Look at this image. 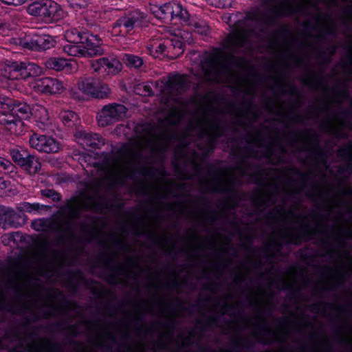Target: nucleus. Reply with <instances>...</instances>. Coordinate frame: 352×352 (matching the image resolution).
Segmentation results:
<instances>
[{"mask_svg":"<svg viewBox=\"0 0 352 352\" xmlns=\"http://www.w3.org/2000/svg\"><path fill=\"white\" fill-rule=\"evenodd\" d=\"M31 114L32 108L25 102L6 99L1 103L0 124L11 134L19 135L24 131L21 120L29 118Z\"/></svg>","mask_w":352,"mask_h":352,"instance_id":"1","label":"nucleus"},{"mask_svg":"<svg viewBox=\"0 0 352 352\" xmlns=\"http://www.w3.org/2000/svg\"><path fill=\"white\" fill-rule=\"evenodd\" d=\"M42 68L34 63L6 60L0 63V85L4 87L7 80L24 79L29 76H39Z\"/></svg>","mask_w":352,"mask_h":352,"instance_id":"2","label":"nucleus"},{"mask_svg":"<svg viewBox=\"0 0 352 352\" xmlns=\"http://www.w3.org/2000/svg\"><path fill=\"white\" fill-rule=\"evenodd\" d=\"M243 20H238L233 24L232 30L223 41V48L229 51H235L243 46L254 33V30L245 28Z\"/></svg>","mask_w":352,"mask_h":352,"instance_id":"3","label":"nucleus"},{"mask_svg":"<svg viewBox=\"0 0 352 352\" xmlns=\"http://www.w3.org/2000/svg\"><path fill=\"white\" fill-rule=\"evenodd\" d=\"M155 19L172 23H176L173 22L176 20L181 23L182 20L187 19V10L176 2H168L162 6L155 4Z\"/></svg>","mask_w":352,"mask_h":352,"instance_id":"4","label":"nucleus"},{"mask_svg":"<svg viewBox=\"0 0 352 352\" xmlns=\"http://www.w3.org/2000/svg\"><path fill=\"white\" fill-rule=\"evenodd\" d=\"M91 68L94 73L106 78L118 74L122 69V65L115 56H109L92 60Z\"/></svg>","mask_w":352,"mask_h":352,"instance_id":"5","label":"nucleus"},{"mask_svg":"<svg viewBox=\"0 0 352 352\" xmlns=\"http://www.w3.org/2000/svg\"><path fill=\"white\" fill-rule=\"evenodd\" d=\"M78 87L85 95L95 98H106L111 94V89L107 84L93 78L81 79Z\"/></svg>","mask_w":352,"mask_h":352,"instance_id":"6","label":"nucleus"},{"mask_svg":"<svg viewBox=\"0 0 352 352\" xmlns=\"http://www.w3.org/2000/svg\"><path fill=\"white\" fill-rule=\"evenodd\" d=\"M126 108L120 104H111L104 106L97 115L98 123L105 126L126 116Z\"/></svg>","mask_w":352,"mask_h":352,"instance_id":"7","label":"nucleus"},{"mask_svg":"<svg viewBox=\"0 0 352 352\" xmlns=\"http://www.w3.org/2000/svg\"><path fill=\"white\" fill-rule=\"evenodd\" d=\"M32 87L36 91L54 96L62 94L66 90V86L63 81L50 77L34 80Z\"/></svg>","mask_w":352,"mask_h":352,"instance_id":"8","label":"nucleus"},{"mask_svg":"<svg viewBox=\"0 0 352 352\" xmlns=\"http://www.w3.org/2000/svg\"><path fill=\"white\" fill-rule=\"evenodd\" d=\"M29 144L38 151L47 153H57L60 148V143L54 138L36 133L30 137Z\"/></svg>","mask_w":352,"mask_h":352,"instance_id":"9","label":"nucleus"},{"mask_svg":"<svg viewBox=\"0 0 352 352\" xmlns=\"http://www.w3.org/2000/svg\"><path fill=\"white\" fill-rule=\"evenodd\" d=\"M305 135L309 136V140L313 144V148L310 151L309 157L318 160L322 163L326 162L327 160V153L324 149L320 145V138L318 135L314 133L312 134L309 133V131L305 130L302 132H299L296 131H292L289 133V137L291 138L292 142H294L296 136L299 135Z\"/></svg>","mask_w":352,"mask_h":352,"instance_id":"10","label":"nucleus"},{"mask_svg":"<svg viewBox=\"0 0 352 352\" xmlns=\"http://www.w3.org/2000/svg\"><path fill=\"white\" fill-rule=\"evenodd\" d=\"M318 226H316L314 229H311L309 223H303L298 229L297 233H292L288 235H284L281 239H287L286 243L287 244H293L299 245L302 241H308L311 239V236L316 235Z\"/></svg>","mask_w":352,"mask_h":352,"instance_id":"11","label":"nucleus"},{"mask_svg":"<svg viewBox=\"0 0 352 352\" xmlns=\"http://www.w3.org/2000/svg\"><path fill=\"white\" fill-rule=\"evenodd\" d=\"M282 10L274 8L263 14L262 17L258 16V12H249L246 17L248 20L261 25H272L275 23L276 19L281 16L286 15Z\"/></svg>","mask_w":352,"mask_h":352,"instance_id":"12","label":"nucleus"},{"mask_svg":"<svg viewBox=\"0 0 352 352\" xmlns=\"http://www.w3.org/2000/svg\"><path fill=\"white\" fill-rule=\"evenodd\" d=\"M56 39L48 35L42 34L36 36L23 44V47L34 50H45L54 46Z\"/></svg>","mask_w":352,"mask_h":352,"instance_id":"13","label":"nucleus"},{"mask_svg":"<svg viewBox=\"0 0 352 352\" xmlns=\"http://www.w3.org/2000/svg\"><path fill=\"white\" fill-rule=\"evenodd\" d=\"M221 121L218 120L212 123V126L214 129V132L208 135L207 143L205 146V153L203 157H206L208 154H211L214 152V149L218 143V139L223 135L221 131L228 129L226 126H221Z\"/></svg>","mask_w":352,"mask_h":352,"instance_id":"14","label":"nucleus"},{"mask_svg":"<svg viewBox=\"0 0 352 352\" xmlns=\"http://www.w3.org/2000/svg\"><path fill=\"white\" fill-rule=\"evenodd\" d=\"M102 41L97 35H90L87 37L85 35L83 39V47L85 56H100L104 53L102 47Z\"/></svg>","mask_w":352,"mask_h":352,"instance_id":"15","label":"nucleus"},{"mask_svg":"<svg viewBox=\"0 0 352 352\" xmlns=\"http://www.w3.org/2000/svg\"><path fill=\"white\" fill-rule=\"evenodd\" d=\"M210 300V298L200 300L195 305H192L190 307H184V301L180 298H175L166 304L165 310L170 314H177L182 312L191 313V307H203L205 302Z\"/></svg>","mask_w":352,"mask_h":352,"instance_id":"16","label":"nucleus"},{"mask_svg":"<svg viewBox=\"0 0 352 352\" xmlns=\"http://www.w3.org/2000/svg\"><path fill=\"white\" fill-rule=\"evenodd\" d=\"M338 155L346 163L344 166L339 167L338 174H352V141L339 148Z\"/></svg>","mask_w":352,"mask_h":352,"instance_id":"17","label":"nucleus"},{"mask_svg":"<svg viewBox=\"0 0 352 352\" xmlns=\"http://www.w3.org/2000/svg\"><path fill=\"white\" fill-rule=\"evenodd\" d=\"M75 137L78 142L83 146L99 147L104 144L99 135L89 133L84 131H77Z\"/></svg>","mask_w":352,"mask_h":352,"instance_id":"18","label":"nucleus"},{"mask_svg":"<svg viewBox=\"0 0 352 352\" xmlns=\"http://www.w3.org/2000/svg\"><path fill=\"white\" fill-rule=\"evenodd\" d=\"M43 10L42 17L47 19L58 21L64 16V12L60 6L51 0H45Z\"/></svg>","mask_w":352,"mask_h":352,"instance_id":"19","label":"nucleus"},{"mask_svg":"<svg viewBox=\"0 0 352 352\" xmlns=\"http://www.w3.org/2000/svg\"><path fill=\"white\" fill-rule=\"evenodd\" d=\"M46 67L55 71H61L66 67L71 69L76 68V63L72 60H67L60 57H51L45 60Z\"/></svg>","mask_w":352,"mask_h":352,"instance_id":"20","label":"nucleus"},{"mask_svg":"<svg viewBox=\"0 0 352 352\" xmlns=\"http://www.w3.org/2000/svg\"><path fill=\"white\" fill-rule=\"evenodd\" d=\"M181 24L188 26L192 32L198 33L201 35L206 36L209 32L208 26L204 25L202 22L197 21L194 17H192L188 11L186 20H182Z\"/></svg>","mask_w":352,"mask_h":352,"instance_id":"21","label":"nucleus"},{"mask_svg":"<svg viewBox=\"0 0 352 352\" xmlns=\"http://www.w3.org/2000/svg\"><path fill=\"white\" fill-rule=\"evenodd\" d=\"M237 183L238 181L236 179H232L224 188L219 190L217 186H212L210 188V190L213 192L229 195L228 200L230 202L236 204L240 199L239 192L234 188V186H236Z\"/></svg>","mask_w":352,"mask_h":352,"instance_id":"22","label":"nucleus"},{"mask_svg":"<svg viewBox=\"0 0 352 352\" xmlns=\"http://www.w3.org/2000/svg\"><path fill=\"white\" fill-rule=\"evenodd\" d=\"M166 87L170 91H179L186 87V77L184 75L175 74L169 76Z\"/></svg>","mask_w":352,"mask_h":352,"instance_id":"23","label":"nucleus"},{"mask_svg":"<svg viewBox=\"0 0 352 352\" xmlns=\"http://www.w3.org/2000/svg\"><path fill=\"white\" fill-rule=\"evenodd\" d=\"M166 34H168V31H166L164 36H162V31L155 29V45L157 44L156 41H159L157 46L155 47L157 48L155 52L164 53L171 47L173 41L170 37L167 36Z\"/></svg>","mask_w":352,"mask_h":352,"instance_id":"24","label":"nucleus"},{"mask_svg":"<svg viewBox=\"0 0 352 352\" xmlns=\"http://www.w3.org/2000/svg\"><path fill=\"white\" fill-rule=\"evenodd\" d=\"M136 23L137 19L135 16H125L120 19L113 26V34L114 36L120 35L122 31L119 30L118 28L121 26H123L127 31L131 30Z\"/></svg>","mask_w":352,"mask_h":352,"instance_id":"25","label":"nucleus"},{"mask_svg":"<svg viewBox=\"0 0 352 352\" xmlns=\"http://www.w3.org/2000/svg\"><path fill=\"white\" fill-rule=\"evenodd\" d=\"M64 52L69 56H85L82 43H68L63 46Z\"/></svg>","mask_w":352,"mask_h":352,"instance_id":"26","label":"nucleus"},{"mask_svg":"<svg viewBox=\"0 0 352 352\" xmlns=\"http://www.w3.org/2000/svg\"><path fill=\"white\" fill-rule=\"evenodd\" d=\"M25 165H22V167L28 170L30 174H35L38 173L41 168V164L38 159L34 156L29 155L26 159Z\"/></svg>","mask_w":352,"mask_h":352,"instance_id":"27","label":"nucleus"},{"mask_svg":"<svg viewBox=\"0 0 352 352\" xmlns=\"http://www.w3.org/2000/svg\"><path fill=\"white\" fill-rule=\"evenodd\" d=\"M41 122L45 123L49 120V114L45 107L42 105L36 104L32 107V114Z\"/></svg>","mask_w":352,"mask_h":352,"instance_id":"28","label":"nucleus"},{"mask_svg":"<svg viewBox=\"0 0 352 352\" xmlns=\"http://www.w3.org/2000/svg\"><path fill=\"white\" fill-rule=\"evenodd\" d=\"M220 317L217 315L208 316L205 320H198L196 327L201 331L209 329L211 327L216 326L219 322Z\"/></svg>","mask_w":352,"mask_h":352,"instance_id":"29","label":"nucleus"},{"mask_svg":"<svg viewBox=\"0 0 352 352\" xmlns=\"http://www.w3.org/2000/svg\"><path fill=\"white\" fill-rule=\"evenodd\" d=\"M85 35L74 28L65 32V38L68 43H82Z\"/></svg>","mask_w":352,"mask_h":352,"instance_id":"30","label":"nucleus"},{"mask_svg":"<svg viewBox=\"0 0 352 352\" xmlns=\"http://www.w3.org/2000/svg\"><path fill=\"white\" fill-rule=\"evenodd\" d=\"M301 82L304 85L312 88H319L324 85L322 78L316 73H314V75L310 77L302 79Z\"/></svg>","mask_w":352,"mask_h":352,"instance_id":"31","label":"nucleus"},{"mask_svg":"<svg viewBox=\"0 0 352 352\" xmlns=\"http://www.w3.org/2000/svg\"><path fill=\"white\" fill-rule=\"evenodd\" d=\"M122 61L129 67L139 68L143 64L142 59L135 55L126 54L122 57Z\"/></svg>","mask_w":352,"mask_h":352,"instance_id":"32","label":"nucleus"},{"mask_svg":"<svg viewBox=\"0 0 352 352\" xmlns=\"http://www.w3.org/2000/svg\"><path fill=\"white\" fill-rule=\"evenodd\" d=\"M248 170L254 171L250 175L254 183H257L259 177L266 175L265 169L258 164H248L247 166Z\"/></svg>","mask_w":352,"mask_h":352,"instance_id":"33","label":"nucleus"},{"mask_svg":"<svg viewBox=\"0 0 352 352\" xmlns=\"http://www.w3.org/2000/svg\"><path fill=\"white\" fill-rule=\"evenodd\" d=\"M135 92L140 96H150L153 94L152 82H140L135 85L134 88Z\"/></svg>","mask_w":352,"mask_h":352,"instance_id":"34","label":"nucleus"},{"mask_svg":"<svg viewBox=\"0 0 352 352\" xmlns=\"http://www.w3.org/2000/svg\"><path fill=\"white\" fill-rule=\"evenodd\" d=\"M195 336V333L193 331L190 332L189 335L186 337H184L180 336L179 338H182V343L177 344L176 349H170L169 352H184V351L190 346L192 344V338Z\"/></svg>","mask_w":352,"mask_h":352,"instance_id":"35","label":"nucleus"},{"mask_svg":"<svg viewBox=\"0 0 352 352\" xmlns=\"http://www.w3.org/2000/svg\"><path fill=\"white\" fill-rule=\"evenodd\" d=\"M59 117L62 122L69 126H71L76 120H77V115L69 110L63 111L60 113Z\"/></svg>","mask_w":352,"mask_h":352,"instance_id":"36","label":"nucleus"},{"mask_svg":"<svg viewBox=\"0 0 352 352\" xmlns=\"http://www.w3.org/2000/svg\"><path fill=\"white\" fill-rule=\"evenodd\" d=\"M45 0L32 3L28 8V12L31 15L42 16L43 14Z\"/></svg>","mask_w":352,"mask_h":352,"instance_id":"37","label":"nucleus"},{"mask_svg":"<svg viewBox=\"0 0 352 352\" xmlns=\"http://www.w3.org/2000/svg\"><path fill=\"white\" fill-rule=\"evenodd\" d=\"M10 156L12 160L22 166V165H25L26 159L28 158V155H24V153H21V152L18 148H13L10 150Z\"/></svg>","mask_w":352,"mask_h":352,"instance_id":"38","label":"nucleus"},{"mask_svg":"<svg viewBox=\"0 0 352 352\" xmlns=\"http://www.w3.org/2000/svg\"><path fill=\"white\" fill-rule=\"evenodd\" d=\"M182 116L176 107H174L169 113L166 121L170 126H177Z\"/></svg>","mask_w":352,"mask_h":352,"instance_id":"39","label":"nucleus"},{"mask_svg":"<svg viewBox=\"0 0 352 352\" xmlns=\"http://www.w3.org/2000/svg\"><path fill=\"white\" fill-rule=\"evenodd\" d=\"M328 50H324L320 45L317 47L318 58L322 60L324 64H328L330 62L327 55H333L335 52L334 47H331V51L329 53H327Z\"/></svg>","mask_w":352,"mask_h":352,"instance_id":"40","label":"nucleus"},{"mask_svg":"<svg viewBox=\"0 0 352 352\" xmlns=\"http://www.w3.org/2000/svg\"><path fill=\"white\" fill-rule=\"evenodd\" d=\"M280 289L289 292L287 294V297L289 300L297 298L300 294V289L299 288L294 287L292 285L287 283H284Z\"/></svg>","mask_w":352,"mask_h":352,"instance_id":"41","label":"nucleus"},{"mask_svg":"<svg viewBox=\"0 0 352 352\" xmlns=\"http://www.w3.org/2000/svg\"><path fill=\"white\" fill-rule=\"evenodd\" d=\"M258 331L254 333V336L261 335L265 337H268V336H272L274 334L273 330L265 322L258 323Z\"/></svg>","mask_w":352,"mask_h":352,"instance_id":"42","label":"nucleus"},{"mask_svg":"<svg viewBox=\"0 0 352 352\" xmlns=\"http://www.w3.org/2000/svg\"><path fill=\"white\" fill-rule=\"evenodd\" d=\"M283 247V243L281 241V240H278L276 241H273L270 243L268 245H267L264 249V254L263 258L268 260L270 258L273 257V255H270L268 252L272 251V249L273 248H276L278 250H281V248Z\"/></svg>","mask_w":352,"mask_h":352,"instance_id":"43","label":"nucleus"},{"mask_svg":"<svg viewBox=\"0 0 352 352\" xmlns=\"http://www.w3.org/2000/svg\"><path fill=\"white\" fill-rule=\"evenodd\" d=\"M50 223L46 219H39L32 222V227L37 231H43L47 230Z\"/></svg>","mask_w":352,"mask_h":352,"instance_id":"44","label":"nucleus"},{"mask_svg":"<svg viewBox=\"0 0 352 352\" xmlns=\"http://www.w3.org/2000/svg\"><path fill=\"white\" fill-rule=\"evenodd\" d=\"M188 285L186 281L179 282L177 279H173L166 282L164 287L166 289L174 291L178 288L183 287Z\"/></svg>","mask_w":352,"mask_h":352,"instance_id":"45","label":"nucleus"},{"mask_svg":"<svg viewBox=\"0 0 352 352\" xmlns=\"http://www.w3.org/2000/svg\"><path fill=\"white\" fill-rule=\"evenodd\" d=\"M178 326V322L173 318L167 319L163 324L164 328L173 334Z\"/></svg>","mask_w":352,"mask_h":352,"instance_id":"46","label":"nucleus"},{"mask_svg":"<svg viewBox=\"0 0 352 352\" xmlns=\"http://www.w3.org/2000/svg\"><path fill=\"white\" fill-rule=\"evenodd\" d=\"M337 89H339L340 91L338 94V96L342 99H349V94L346 87V85L344 82H339L336 87L333 88V91H336Z\"/></svg>","mask_w":352,"mask_h":352,"instance_id":"47","label":"nucleus"},{"mask_svg":"<svg viewBox=\"0 0 352 352\" xmlns=\"http://www.w3.org/2000/svg\"><path fill=\"white\" fill-rule=\"evenodd\" d=\"M69 6L74 10L85 8L89 3V0H67Z\"/></svg>","mask_w":352,"mask_h":352,"instance_id":"48","label":"nucleus"},{"mask_svg":"<svg viewBox=\"0 0 352 352\" xmlns=\"http://www.w3.org/2000/svg\"><path fill=\"white\" fill-rule=\"evenodd\" d=\"M228 62L230 65L236 67H241L245 62V59L242 56L229 55L228 57Z\"/></svg>","mask_w":352,"mask_h":352,"instance_id":"49","label":"nucleus"},{"mask_svg":"<svg viewBox=\"0 0 352 352\" xmlns=\"http://www.w3.org/2000/svg\"><path fill=\"white\" fill-rule=\"evenodd\" d=\"M166 138L168 141H179L184 145L188 144V143L186 142V136H179L177 131H173L172 133L167 134Z\"/></svg>","mask_w":352,"mask_h":352,"instance_id":"50","label":"nucleus"},{"mask_svg":"<svg viewBox=\"0 0 352 352\" xmlns=\"http://www.w3.org/2000/svg\"><path fill=\"white\" fill-rule=\"evenodd\" d=\"M44 206L40 205L39 204H29L27 203L24 205V210L30 213L36 214L39 212V210L43 208Z\"/></svg>","mask_w":352,"mask_h":352,"instance_id":"51","label":"nucleus"},{"mask_svg":"<svg viewBox=\"0 0 352 352\" xmlns=\"http://www.w3.org/2000/svg\"><path fill=\"white\" fill-rule=\"evenodd\" d=\"M234 308H236L238 310V311H237V313L234 314L233 315H236L241 318L244 316V311H243V309L240 308L238 305L234 306V305H231L226 303L225 305H223L222 306V309L224 311H226V312H229V311H232Z\"/></svg>","mask_w":352,"mask_h":352,"instance_id":"52","label":"nucleus"},{"mask_svg":"<svg viewBox=\"0 0 352 352\" xmlns=\"http://www.w3.org/2000/svg\"><path fill=\"white\" fill-rule=\"evenodd\" d=\"M245 111L247 116L252 117V121L254 122L259 118V114L253 107L252 102L248 103Z\"/></svg>","mask_w":352,"mask_h":352,"instance_id":"53","label":"nucleus"},{"mask_svg":"<svg viewBox=\"0 0 352 352\" xmlns=\"http://www.w3.org/2000/svg\"><path fill=\"white\" fill-rule=\"evenodd\" d=\"M289 35V30L285 26L281 27L280 29L272 34V36L276 38H286Z\"/></svg>","mask_w":352,"mask_h":352,"instance_id":"54","label":"nucleus"},{"mask_svg":"<svg viewBox=\"0 0 352 352\" xmlns=\"http://www.w3.org/2000/svg\"><path fill=\"white\" fill-rule=\"evenodd\" d=\"M184 252L183 250H176V247L174 245L172 248L168 250L165 254L166 256L175 259L179 254H182Z\"/></svg>","mask_w":352,"mask_h":352,"instance_id":"55","label":"nucleus"},{"mask_svg":"<svg viewBox=\"0 0 352 352\" xmlns=\"http://www.w3.org/2000/svg\"><path fill=\"white\" fill-rule=\"evenodd\" d=\"M12 164L8 159L0 157V171L8 170Z\"/></svg>","mask_w":352,"mask_h":352,"instance_id":"56","label":"nucleus"},{"mask_svg":"<svg viewBox=\"0 0 352 352\" xmlns=\"http://www.w3.org/2000/svg\"><path fill=\"white\" fill-rule=\"evenodd\" d=\"M168 34H170L172 37H170L173 41V44L171 45V47L173 49H179L182 50L184 43L179 41V39L176 38L174 35H173L169 31H168Z\"/></svg>","mask_w":352,"mask_h":352,"instance_id":"57","label":"nucleus"},{"mask_svg":"<svg viewBox=\"0 0 352 352\" xmlns=\"http://www.w3.org/2000/svg\"><path fill=\"white\" fill-rule=\"evenodd\" d=\"M241 342H248L245 344V348L248 349H251L253 347V344L249 342L248 340L246 338H238V339L235 340L233 342V344H234V346L236 348H239V347H241L240 344H241Z\"/></svg>","mask_w":352,"mask_h":352,"instance_id":"58","label":"nucleus"},{"mask_svg":"<svg viewBox=\"0 0 352 352\" xmlns=\"http://www.w3.org/2000/svg\"><path fill=\"white\" fill-rule=\"evenodd\" d=\"M287 88H288V93L290 95L295 96L298 98H300L302 96L300 91H299L298 87L296 86H295L294 85H292V84L288 85Z\"/></svg>","mask_w":352,"mask_h":352,"instance_id":"59","label":"nucleus"},{"mask_svg":"<svg viewBox=\"0 0 352 352\" xmlns=\"http://www.w3.org/2000/svg\"><path fill=\"white\" fill-rule=\"evenodd\" d=\"M207 173L211 176H216L221 173V170L214 164H211L207 168Z\"/></svg>","mask_w":352,"mask_h":352,"instance_id":"60","label":"nucleus"},{"mask_svg":"<svg viewBox=\"0 0 352 352\" xmlns=\"http://www.w3.org/2000/svg\"><path fill=\"white\" fill-rule=\"evenodd\" d=\"M208 1H211V4L217 8H223L230 3V0H208Z\"/></svg>","mask_w":352,"mask_h":352,"instance_id":"61","label":"nucleus"},{"mask_svg":"<svg viewBox=\"0 0 352 352\" xmlns=\"http://www.w3.org/2000/svg\"><path fill=\"white\" fill-rule=\"evenodd\" d=\"M173 171L176 175L180 176L184 173L179 164L175 160L173 162Z\"/></svg>","mask_w":352,"mask_h":352,"instance_id":"62","label":"nucleus"},{"mask_svg":"<svg viewBox=\"0 0 352 352\" xmlns=\"http://www.w3.org/2000/svg\"><path fill=\"white\" fill-rule=\"evenodd\" d=\"M280 212V210L275 208L268 212L266 214L265 217L269 219H274L277 217L278 214H279Z\"/></svg>","mask_w":352,"mask_h":352,"instance_id":"63","label":"nucleus"},{"mask_svg":"<svg viewBox=\"0 0 352 352\" xmlns=\"http://www.w3.org/2000/svg\"><path fill=\"white\" fill-rule=\"evenodd\" d=\"M42 194L46 197H52L53 200H58L59 195L57 193H55L51 190H45L42 191Z\"/></svg>","mask_w":352,"mask_h":352,"instance_id":"64","label":"nucleus"}]
</instances>
